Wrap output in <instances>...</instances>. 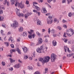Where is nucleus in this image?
Masks as SVG:
<instances>
[{
	"label": "nucleus",
	"instance_id": "f257e3e1",
	"mask_svg": "<svg viewBox=\"0 0 74 74\" xmlns=\"http://www.w3.org/2000/svg\"><path fill=\"white\" fill-rule=\"evenodd\" d=\"M50 59V57L47 56L44 57L43 58H39V60L41 62H42L43 63H47L48 62Z\"/></svg>",
	"mask_w": 74,
	"mask_h": 74
},
{
	"label": "nucleus",
	"instance_id": "f03ea898",
	"mask_svg": "<svg viewBox=\"0 0 74 74\" xmlns=\"http://www.w3.org/2000/svg\"><path fill=\"white\" fill-rule=\"evenodd\" d=\"M45 47L43 45L40 47V48H38L36 49V51L38 53H41L42 52H44V49Z\"/></svg>",
	"mask_w": 74,
	"mask_h": 74
},
{
	"label": "nucleus",
	"instance_id": "7ed1b4c3",
	"mask_svg": "<svg viewBox=\"0 0 74 74\" xmlns=\"http://www.w3.org/2000/svg\"><path fill=\"white\" fill-rule=\"evenodd\" d=\"M11 26L12 28H16L19 26V23L16 21H14V23L13 24H11Z\"/></svg>",
	"mask_w": 74,
	"mask_h": 74
},
{
	"label": "nucleus",
	"instance_id": "20e7f679",
	"mask_svg": "<svg viewBox=\"0 0 74 74\" xmlns=\"http://www.w3.org/2000/svg\"><path fill=\"white\" fill-rule=\"evenodd\" d=\"M15 11L16 13V14L19 16H24V14H23L20 13L19 10L17 8H16V9H15Z\"/></svg>",
	"mask_w": 74,
	"mask_h": 74
},
{
	"label": "nucleus",
	"instance_id": "39448f33",
	"mask_svg": "<svg viewBox=\"0 0 74 74\" xmlns=\"http://www.w3.org/2000/svg\"><path fill=\"white\" fill-rule=\"evenodd\" d=\"M33 7L34 8H35V9H36V10H37V11H39L40 10V8H39L38 6L37 5H36V4H38V3L36 2H33Z\"/></svg>",
	"mask_w": 74,
	"mask_h": 74
},
{
	"label": "nucleus",
	"instance_id": "423d86ee",
	"mask_svg": "<svg viewBox=\"0 0 74 74\" xmlns=\"http://www.w3.org/2000/svg\"><path fill=\"white\" fill-rule=\"evenodd\" d=\"M56 56L55 54L52 53L51 54V59L52 62H54V61L55 60V59H56Z\"/></svg>",
	"mask_w": 74,
	"mask_h": 74
},
{
	"label": "nucleus",
	"instance_id": "0eeeda50",
	"mask_svg": "<svg viewBox=\"0 0 74 74\" xmlns=\"http://www.w3.org/2000/svg\"><path fill=\"white\" fill-rule=\"evenodd\" d=\"M32 13L30 12V13H28L24 15V16L25 17V19H27V18H28V16L30 15H32Z\"/></svg>",
	"mask_w": 74,
	"mask_h": 74
},
{
	"label": "nucleus",
	"instance_id": "6e6552de",
	"mask_svg": "<svg viewBox=\"0 0 74 74\" xmlns=\"http://www.w3.org/2000/svg\"><path fill=\"white\" fill-rule=\"evenodd\" d=\"M71 31L72 33L71 34H70L69 33L66 34H67V36H69V37H71V36H72L73 34H74V31L73 29H71Z\"/></svg>",
	"mask_w": 74,
	"mask_h": 74
},
{
	"label": "nucleus",
	"instance_id": "1a4fd4ad",
	"mask_svg": "<svg viewBox=\"0 0 74 74\" xmlns=\"http://www.w3.org/2000/svg\"><path fill=\"white\" fill-rule=\"evenodd\" d=\"M42 38H38V43L37 44V45H39V44H42Z\"/></svg>",
	"mask_w": 74,
	"mask_h": 74
},
{
	"label": "nucleus",
	"instance_id": "9d476101",
	"mask_svg": "<svg viewBox=\"0 0 74 74\" xmlns=\"http://www.w3.org/2000/svg\"><path fill=\"white\" fill-rule=\"evenodd\" d=\"M18 6H20V8H25V5L24 4H22V3H18Z\"/></svg>",
	"mask_w": 74,
	"mask_h": 74
},
{
	"label": "nucleus",
	"instance_id": "9b49d317",
	"mask_svg": "<svg viewBox=\"0 0 74 74\" xmlns=\"http://www.w3.org/2000/svg\"><path fill=\"white\" fill-rule=\"evenodd\" d=\"M10 40H11V42L12 43H14V38H13L11 36L10 37L9 39H8L9 41H10Z\"/></svg>",
	"mask_w": 74,
	"mask_h": 74
},
{
	"label": "nucleus",
	"instance_id": "f8f14e48",
	"mask_svg": "<svg viewBox=\"0 0 74 74\" xmlns=\"http://www.w3.org/2000/svg\"><path fill=\"white\" fill-rule=\"evenodd\" d=\"M23 49V51L24 52V53H26L27 52V51L28 50L27 49V48L26 47H24L22 48Z\"/></svg>",
	"mask_w": 74,
	"mask_h": 74
},
{
	"label": "nucleus",
	"instance_id": "ddd939ff",
	"mask_svg": "<svg viewBox=\"0 0 74 74\" xmlns=\"http://www.w3.org/2000/svg\"><path fill=\"white\" fill-rule=\"evenodd\" d=\"M42 10H43V13H44V14H46V13L47 12V11L46 10V8H45V7H42Z\"/></svg>",
	"mask_w": 74,
	"mask_h": 74
},
{
	"label": "nucleus",
	"instance_id": "4468645a",
	"mask_svg": "<svg viewBox=\"0 0 74 74\" xmlns=\"http://www.w3.org/2000/svg\"><path fill=\"white\" fill-rule=\"evenodd\" d=\"M47 24H51V23H52V22H53V20H47Z\"/></svg>",
	"mask_w": 74,
	"mask_h": 74
},
{
	"label": "nucleus",
	"instance_id": "2eb2a0df",
	"mask_svg": "<svg viewBox=\"0 0 74 74\" xmlns=\"http://www.w3.org/2000/svg\"><path fill=\"white\" fill-rule=\"evenodd\" d=\"M52 44L53 46H56V44H57V42L55 40H53Z\"/></svg>",
	"mask_w": 74,
	"mask_h": 74
},
{
	"label": "nucleus",
	"instance_id": "dca6fc26",
	"mask_svg": "<svg viewBox=\"0 0 74 74\" xmlns=\"http://www.w3.org/2000/svg\"><path fill=\"white\" fill-rule=\"evenodd\" d=\"M16 51H17L18 53L19 54H20V55L21 54V50L19 49L18 48H17L16 49Z\"/></svg>",
	"mask_w": 74,
	"mask_h": 74
},
{
	"label": "nucleus",
	"instance_id": "f3484780",
	"mask_svg": "<svg viewBox=\"0 0 74 74\" xmlns=\"http://www.w3.org/2000/svg\"><path fill=\"white\" fill-rule=\"evenodd\" d=\"M23 30V29L22 27H20L18 29V31L20 32H22Z\"/></svg>",
	"mask_w": 74,
	"mask_h": 74
},
{
	"label": "nucleus",
	"instance_id": "a211bd4d",
	"mask_svg": "<svg viewBox=\"0 0 74 74\" xmlns=\"http://www.w3.org/2000/svg\"><path fill=\"white\" fill-rule=\"evenodd\" d=\"M37 25H41V22L39 20H37Z\"/></svg>",
	"mask_w": 74,
	"mask_h": 74
},
{
	"label": "nucleus",
	"instance_id": "6ab92c4d",
	"mask_svg": "<svg viewBox=\"0 0 74 74\" xmlns=\"http://www.w3.org/2000/svg\"><path fill=\"white\" fill-rule=\"evenodd\" d=\"M27 35V32H25L23 33V37H26Z\"/></svg>",
	"mask_w": 74,
	"mask_h": 74
},
{
	"label": "nucleus",
	"instance_id": "aec40b11",
	"mask_svg": "<svg viewBox=\"0 0 74 74\" xmlns=\"http://www.w3.org/2000/svg\"><path fill=\"white\" fill-rule=\"evenodd\" d=\"M71 29H67L66 31V34H68V33H69L70 32V31H71Z\"/></svg>",
	"mask_w": 74,
	"mask_h": 74
},
{
	"label": "nucleus",
	"instance_id": "412c9836",
	"mask_svg": "<svg viewBox=\"0 0 74 74\" xmlns=\"http://www.w3.org/2000/svg\"><path fill=\"white\" fill-rule=\"evenodd\" d=\"M51 33L52 34H53L55 33V30L54 29H53L51 30Z\"/></svg>",
	"mask_w": 74,
	"mask_h": 74
},
{
	"label": "nucleus",
	"instance_id": "4be33fe9",
	"mask_svg": "<svg viewBox=\"0 0 74 74\" xmlns=\"http://www.w3.org/2000/svg\"><path fill=\"white\" fill-rule=\"evenodd\" d=\"M33 32H34V30H33L32 29H30V32H28V33H29V34H30V35H31V36H32V33H33Z\"/></svg>",
	"mask_w": 74,
	"mask_h": 74
},
{
	"label": "nucleus",
	"instance_id": "5701e85b",
	"mask_svg": "<svg viewBox=\"0 0 74 74\" xmlns=\"http://www.w3.org/2000/svg\"><path fill=\"white\" fill-rule=\"evenodd\" d=\"M45 72H44V74H46V73H47V72L48 71V69L47 68H45Z\"/></svg>",
	"mask_w": 74,
	"mask_h": 74
},
{
	"label": "nucleus",
	"instance_id": "b1692460",
	"mask_svg": "<svg viewBox=\"0 0 74 74\" xmlns=\"http://www.w3.org/2000/svg\"><path fill=\"white\" fill-rule=\"evenodd\" d=\"M10 63H13V62H15V60H14L11 59V58H10Z\"/></svg>",
	"mask_w": 74,
	"mask_h": 74
},
{
	"label": "nucleus",
	"instance_id": "393cba45",
	"mask_svg": "<svg viewBox=\"0 0 74 74\" xmlns=\"http://www.w3.org/2000/svg\"><path fill=\"white\" fill-rule=\"evenodd\" d=\"M17 0H11V1L12 2V4H15V2Z\"/></svg>",
	"mask_w": 74,
	"mask_h": 74
},
{
	"label": "nucleus",
	"instance_id": "a878e982",
	"mask_svg": "<svg viewBox=\"0 0 74 74\" xmlns=\"http://www.w3.org/2000/svg\"><path fill=\"white\" fill-rule=\"evenodd\" d=\"M15 68H19V64H16L15 66H14Z\"/></svg>",
	"mask_w": 74,
	"mask_h": 74
},
{
	"label": "nucleus",
	"instance_id": "bb28decb",
	"mask_svg": "<svg viewBox=\"0 0 74 74\" xmlns=\"http://www.w3.org/2000/svg\"><path fill=\"white\" fill-rule=\"evenodd\" d=\"M28 69H29V70H32L33 68L32 66H28Z\"/></svg>",
	"mask_w": 74,
	"mask_h": 74
},
{
	"label": "nucleus",
	"instance_id": "cd10ccee",
	"mask_svg": "<svg viewBox=\"0 0 74 74\" xmlns=\"http://www.w3.org/2000/svg\"><path fill=\"white\" fill-rule=\"evenodd\" d=\"M67 46H64V51L65 52H66L67 49Z\"/></svg>",
	"mask_w": 74,
	"mask_h": 74
},
{
	"label": "nucleus",
	"instance_id": "c85d7f7f",
	"mask_svg": "<svg viewBox=\"0 0 74 74\" xmlns=\"http://www.w3.org/2000/svg\"><path fill=\"white\" fill-rule=\"evenodd\" d=\"M32 56L33 58H34L35 57V52H34L32 54Z\"/></svg>",
	"mask_w": 74,
	"mask_h": 74
},
{
	"label": "nucleus",
	"instance_id": "c756f323",
	"mask_svg": "<svg viewBox=\"0 0 74 74\" xmlns=\"http://www.w3.org/2000/svg\"><path fill=\"white\" fill-rule=\"evenodd\" d=\"M71 48L72 49V50L73 52H74V45H73L71 47Z\"/></svg>",
	"mask_w": 74,
	"mask_h": 74
},
{
	"label": "nucleus",
	"instance_id": "7c9ffc66",
	"mask_svg": "<svg viewBox=\"0 0 74 74\" xmlns=\"http://www.w3.org/2000/svg\"><path fill=\"white\" fill-rule=\"evenodd\" d=\"M32 37H33V38H34V37H36V34H32Z\"/></svg>",
	"mask_w": 74,
	"mask_h": 74
},
{
	"label": "nucleus",
	"instance_id": "2f4dec72",
	"mask_svg": "<svg viewBox=\"0 0 74 74\" xmlns=\"http://www.w3.org/2000/svg\"><path fill=\"white\" fill-rule=\"evenodd\" d=\"M73 0H67V1L68 2V4H70V3Z\"/></svg>",
	"mask_w": 74,
	"mask_h": 74
},
{
	"label": "nucleus",
	"instance_id": "473e14b6",
	"mask_svg": "<svg viewBox=\"0 0 74 74\" xmlns=\"http://www.w3.org/2000/svg\"><path fill=\"white\" fill-rule=\"evenodd\" d=\"M28 38L30 39H32V35H29L28 36Z\"/></svg>",
	"mask_w": 74,
	"mask_h": 74
},
{
	"label": "nucleus",
	"instance_id": "72a5a7b5",
	"mask_svg": "<svg viewBox=\"0 0 74 74\" xmlns=\"http://www.w3.org/2000/svg\"><path fill=\"white\" fill-rule=\"evenodd\" d=\"M9 71H12L13 70V68L11 67L9 68Z\"/></svg>",
	"mask_w": 74,
	"mask_h": 74
},
{
	"label": "nucleus",
	"instance_id": "f704fd0d",
	"mask_svg": "<svg viewBox=\"0 0 74 74\" xmlns=\"http://www.w3.org/2000/svg\"><path fill=\"white\" fill-rule=\"evenodd\" d=\"M1 63H2V64L3 66H5V63L4 62L2 61V62Z\"/></svg>",
	"mask_w": 74,
	"mask_h": 74
},
{
	"label": "nucleus",
	"instance_id": "c9c22d12",
	"mask_svg": "<svg viewBox=\"0 0 74 74\" xmlns=\"http://www.w3.org/2000/svg\"><path fill=\"white\" fill-rule=\"evenodd\" d=\"M34 74H40V73L39 71H36L34 73Z\"/></svg>",
	"mask_w": 74,
	"mask_h": 74
},
{
	"label": "nucleus",
	"instance_id": "e433bc0d",
	"mask_svg": "<svg viewBox=\"0 0 74 74\" xmlns=\"http://www.w3.org/2000/svg\"><path fill=\"white\" fill-rule=\"evenodd\" d=\"M3 19V17L2 16H0V21H1Z\"/></svg>",
	"mask_w": 74,
	"mask_h": 74
},
{
	"label": "nucleus",
	"instance_id": "4c0bfd02",
	"mask_svg": "<svg viewBox=\"0 0 74 74\" xmlns=\"http://www.w3.org/2000/svg\"><path fill=\"white\" fill-rule=\"evenodd\" d=\"M63 40L65 42H67V40L66 38H64Z\"/></svg>",
	"mask_w": 74,
	"mask_h": 74
},
{
	"label": "nucleus",
	"instance_id": "58836bf2",
	"mask_svg": "<svg viewBox=\"0 0 74 74\" xmlns=\"http://www.w3.org/2000/svg\"><path fill=\"white\" fill-rule=\"evenodd\" d=\"M58 29L59 30H62V28L60 26H58L57 27Z\"/></svg>",
	"mask_w": 74,
	"mask_h": 74
},
{
	"label": "nucleus",
	"instance_id": "ea45409f",
	"mask_svg": "<svg viewBox=\"0 0 74 74\" xmlns=\"http://www.w3.org/2000/svg\"><path fill=\"white\" fill-rule=\"evenodd\" d=\"M72 14L71 12L69 13L68 14V16H69V17H71V16Z\"/></svg>",
	"mask_w": 74,
	"mask_h": 74
},
{
	"label": "nucleus",
	"instance_id": "a19ab883",
	"mask_svg": "<svg viewBox=\"0 0 74 74\" xmlns=\"http://www.w3.org/2000/svg\"><path fill=\"white\" fill-rule=\"evenodd\" d=\"M66 32H64V35H63L64 37L65 38L67 37V36H66Z\"/></svg>",
	"mask_w": 74,
	"mask_h": 74
},
{
	"label": "nucleus",
	"instance_id": "79ce46f5",
	"mask_svg": "<svg viewBox=\"0 0 74 74\" xmlns=\"http://www.w3.org/2000/svg\"><path fill=\"white\" fill-rule=\"evenodd\" d=\"M36 34L38 36H40L41 34H40V33L38 32H36Z\"/></svg>",
	"mask_w": 74,
	"mask_h": 74
},
{
	"label": "nucleus",
	"instance_id": "37998d69",
	"mask_svg": "<svg viewBox=\"0 0 74 74\" xmlns=\"http://www.w3.org/2000/svg\"><path fill=\"white\" fill-rule=\"evenodd\" d=\"M10 46L12 48H14V45L12 44H11Z\"/></svg>",
	"mask_w": 74,
	"mask_h": 74
},
{
	"label": "nucleus",
	"instance_id": "c03bdc74",
	"mask_svg": "<svg viewBox=\"0 0 74 74\" xmlns=\"http://www.w3.org/2000/svg\"><path fill=\"white\" fill-rule=\"evenodd\" d=\"M66 0H62V3H66Z\"/></svg>",
	"mask_w": 74,
	"mask_h": 74
},
{
	"label": "nucleus",
	"instance_id": "a18cd8bd",
	"mask_svg": "<svg viewBox=\"0 0 74 74\" xmlns=\"http://www.w3.org/2000/svg\"><path fill=\"white\" fill-rule=\"evenodd\" d=\"M57 19H56V18H55L54 19V22L55 23V22H56L57 21Z\"/></svg>",
	"mask_w": 74,
	"mask_h": 74
},
{
	"label": "nucleus",
	"instance_id": "49530a36",
	"mask_svg": "<svg viewBox=\"0 0 74 74\" xmlns=\"http://www.w3.org/2000/svg\"><path fill=\"white\" fill-rule=\"evenodd\" d=\"M5 44H6L7 47H8V46H9V43L8 42H5Z\"/></svg>",
	"mask_w": 74,
	"mask_h": 74
},
{
	"label": "nucleus",
	"instance_id": "de8ad7c7",
	"mask_svg": "<svg viewBox=\"0 0 74 74\" xmlns=\"http://www.w3.org/2000/svg\"><path fill=\"white\" fill-rule=\"evenodd\" d=\"M62 22H63V23H66H66L67 22V21L64 20V19H63L62 20Z\"/></svg>",
	"mask_w": 74,
	"mask_h": 74
},
{
	"label": "nucleus",
	"instance_id": "09e8293b",
	"mask_svg": "<svg viewBox=\"0 0 74 74\" xmlns=\"http://www.w3.org/2000/svg\"><path fill=\"white\" fill-rule=\"evenodd\" d=\"M26 4L28 5L29 4V1H26Z\"/></svg>",
	"mask_w": 74,
	"mask_h": 74
},
{
	"label": "nucleus",
	"instance_id": "8fccbe9b",
	"mask_svg": "<svg viewBox=\"0 0 74 74\" xmlns=\"http://www.w3.org/2000/svg\"><path fill=\"white\" fill-rule=\"evenodd\" d=\"M63 27H64V28H67V25H65V24H64L63 25Z\"/></svg>",
	"mask_w": 74,
	"mask_h": 74
},
{
	"label": "nucleus",
	"instance_id": "3c124183",
	"mask_svg": "<svg viewBox=\"0 0 74 74\" xmlns=\"http://www.w3.org/2000/svg\"><path fill=\"white\" fill-rule=\"evenodd\" d=\"M7 0H5V1H4V5H5L6 4V3H7Z\"/></svg>",
	"mask_w": 74,
	"mask_h": 74
},
{
	"label": "nucleus",
	"instance_id": "603ef678",
	"mask_svg": "<svg viewBox=\"0 0 74 74\" xmlns=\"http://www.w3.org/2000/svg\"><path fill=\"white\" fill-rule=\"evenodd\" d=\"M24 59H27V58H28V57L27 56H25L24 57Z\"/></svg>",
	"mask_w": 74,
	"mask_h": 74
},
{
	"label": "nucleus",
	"instance_id": "864d4df0",
	"mask_svg": "<svg viewBox=\"0 0 74 74\" xmlns=\"http://www.w3.org/2000/svg\"><path fill=\"white\" fill-rule=\"evenodd\" d=\"M2 26L3 27H5V24L4 23H3L2 24Z\"/></svg>",
	"mask_w": 74,
	"mask_h": 74
},
{
	"label": "nucleus",
	"instance_id": "5fc2aeb1",
	"mask_svg": "<svg viewBox=\"0 0 74 74\" xmlns=\"http://www.w3.org/2000/svg\"><path fill=\"white\" fill-rule=\"evenodd\" d=\"M50 32H51V29H50V28H49L48 29V33L49 34H50Z\"/></svg>",
	"mask_w": 74,
	"mask_h": 74
},
{
	"label": "nucleus",
	"instance_id": "6e6d98bb",
	"mask_svg": "<svg viewBox=\"0 0 74 74\" xmlns=\"http://www.w3.org/2000/svg\"><path fill=\"white\" fill-rule=\"evenodd\" d=\"M52 1V0H47V2L49 3H51V2Z\"/></svg>",
	"mask_w": 74,
	"mask_h": 74
},
{
	"label": "nucleus",
	"instance_id": "4d7b16f0",
	"mask_svg": "<svg viewBox=\"0 0 74 74\" xmlns=\"http://www.w3.org/2000/svg\"><path fill=\"white\" fill-rule=\"evenodd\" d=\"M33 12H36V13H37L38 12H37V10H33Z\"/></svg>",
	"mask_w": 74,
	"mask_h": 74
},
{
	"label": "nucleus",
	"instance_id": "13d9d810",
	"mask_svg": "<svg viewBox=\"0 0 74 74\" xmlns=\"http://www.w3.org/2000/svg\"><path fill=\"white\" fill-rule=\"evenodd\" d=\"M36 14H38V16H40V12H38L36 13Z\"/></svg>",
	"mask_w": 74,
	"mask_h": 74
},
{
	"label": "nucleus",
	"instance_id": "bf43d9fd",
	"mask_svg": "<svg viewBox=\"0 0 74 74\" xmlns=\"http://www.w3.org/2000/svg\"><path fill=\"white\" fill-rule=\"evenodd\" d=\"M48 17H49V19H52V16H49Z\"/></svg>",
	"mask_w": 74,
	"mask_h": 74
},
{
	"label": "nucleus",
	"instance_id": "052dcab7",
	"mask_svg": "<svg viewBox=\"0 0 74 74\" xmlns=\"http://www.w3.org/2000/svg\"><path fill=\"white\" fill-rule=\"evenodd\" d=\"M7 5L8 6H9L10 5V3H9V2H8V1H7Z\"/></svg>",
	"mask_w": 74,
	"mask_h": 74
},
{
	"label": "nucleus",
	"instance_id": "680f3d73",
	"mask_svg": "<svg viewBox=\"0 0 74 74\" xmlns=\"http://www.w3.org/2000/svg\"><path fill=\"white\" fill-rule=\"evenodd\" d=\"M11 50H12V51L14 52H15L16 51L14 49H11Z\"/></svg>",
	"mask_w": 74,
	"mask_h": 74
},
{
	"label": "nucleus",
	"instance_id": "e2e57ef3",
	"mask_svg": "<svg viewBox=\"0 0 74 74\" xmlns=\"http://www.w3.org/2000/svg\"><path fill=\"white\" fill-rule=\"evenodd\" d=\"M72 9L73 11H74V6L73 5L71 6Z\"/></svg>",
	"mask_w": 74,
	"mask_h": 74
},
{
	"label": "nucleus",
	"instance_id": "0e129e2a",
	"mask_svg": "<svg viewBox=\"0 0 74 74\" xmlns=\"http://www.w3.org/2000/svg\"><path fill=\"white\" fill-rule=\"evenodd\" d=\"M74 55V53H71L70 54V56H73Z\"/></svg>",
	"mask_w": 74,
	"mask_h": 74
},
{
	"label": "nucleus",
	"instance_id": "69168bd1",
	"mask_svg": "<svg viewBox=\"0 0 74 74\" xmlns=\"http://www.w3.org/2000/svg\"><path fill=\"white\" fill-rule=\"evenodd\" d=\"M3 51V49L2 48H0V51Z\"/></svg>",
	"mask_w": 74,
	"mask_h": 74
},
{
	"label": "nucleus",
	"instance_id": "338daca9",
	"mask_svg": "<svg viewBox=\"0 0 74 74\" xmlns=\"http://www.w3.org/2000/svg\"><path fill=\"white\" fill-rule=\"evenodd\" d=\"M1 34H3V30H1Z\"/></svg>",
	"mask_w": 74,
	"mask_h": 74
},
{
	"label": "nucleus",
	"instance_id": "774afa93",
	"mask_svg": "<svg viewBox=\"0 0 74 74\" xmlns=\"http://www.w3.org/2000/svg\"><path fill=\"white\" fill-rule=\"evenodd\" d=\"M45 42H48V40L47 39H46L45 40Z\"/></svg>",
	"mask_w": 74,
	"mask_h": 74
}]
</instances>
